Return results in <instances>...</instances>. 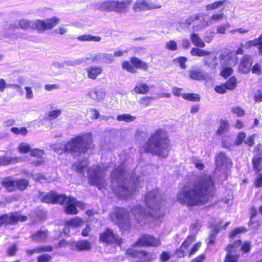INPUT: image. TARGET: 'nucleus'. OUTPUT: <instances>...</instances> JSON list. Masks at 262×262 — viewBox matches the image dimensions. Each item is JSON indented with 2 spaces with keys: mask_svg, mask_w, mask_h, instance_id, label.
<instances>
[{
  "mask_svg": "<svg viewBox=\"0 0 262 262\" xmlns=\"http://www.w3.org/2000/svg\"><path fill=\"white\" fill-rule=\"evenodd\" d=\"M214 190V183L211 176H201L191 185L184 186L178 193L177 201L187 207L206 204Z\"/></svg>",
  "mask_w": 262,
  "mask_h": 262,
  "instance_id": "f257e3e1",
  "label": "nucleus"
},
{
  "mask_svg": "<svg viewBox=\"0 0 262 262\" xmlns=\"http://www.w3.org/2000/svg\"><path fill=\"white\" fill-rule=\"evenodd\" d=\"M169 142L166 132L160 128L151 134L144 148L147 152L162 157H166L168 154Z\"/></svg>",
  "mask_w": 262,
  "mask_h": 262,
  "instance_id": "f03ea898",
  "label": "nucleus"
},
{
  "mask_svg": "<svg viewBox=\"0 0 262 262\" xmlns=\"http://www.w3.org/2000/svg\"><path fill=\"white\" fill-rule=\"evenodd\" d=\"M66 152H69L75 158L84 155L93 148L91 133L82 134L72 138L64 145Z\"/></svg>",
  "mask_w": 262,
  "mask_h": 262,
  "instance_id": "7ed1b4c3",
  "label": "nucleus"
},
{
  "mask_svg": "<svg viewBox=\"0 0 262 262\" xmlns=\"http://www.w3.org/2000/svg\"><path fill=\"white\" fill-rule=\"evenodd\" d=\"M41 201L46 203H59L60 204L66 202L64 208L65 212L69 214H76L78 210L76 207L82 209L84 208V205L80 202H77L74 198L68 197L66 195L58 194L54 192H51L42 197Z\"/></svg>",
  "mask_w": 262,
  "mask_h": 262,
  "instance_id": "20e7f679",
  "label": "nucleus"
},
{
  "mask_svg": "<svg viewBox=\"0 0 262 262\" xmlns=\"http://www.w3.org/2000/svg\"><path fill=\"white\" fill-rule=\"evenodd\" d=\"M123 166L120 165L113 171L111 174L112 187L115 193L122 198H127L130 195L133 191L131 190L126 189V186L129 182L128 180H124Z\"/></svg>",
  "mask_w": 262,
  "mask_h": 262,
  "instance_id": "39448f33",
  "label": "nucleus"
},
{
  "mask_svg": "<svg viewBox=\"0 0 262 262\" xmlns=\"http://www.w3.org/2000/svg\"><path fill=\"white\" fill-rule=\"evenodd\" d=\"M145 203L149 208L157 211L164 206L165 196L159 189H154L147 193Z\"/></svg>",
  "mask_w": 262,
  "mask_h": 262,
  "instance_id": "423d86ee",
  "label": "nucleus"
},
{
  "mask_svg": "<svg viewBox=\"0 0 262 262\" xmlns=\"http://www.w3.org/2000/svg\"><path fill=\"white\" fill-rule=\"evenodd\" d=\"M106 171V167H101L98 165H93L88 170L89 183L96 185L101 189L104 186V178Z\"/></svg>",
  "mask_w": 262,
  "mask_h": 262,
  "instance_id": "0eeeda50",
  "label": "nucleus"
},
{
  "mask_svg": "<svg viewBox=\"0 0 262 262\" xmlns=\"http://www.w3.org/2000/svg\"><path fill=\"white\" fill-rule=\"evenodd\" d=\"M129 216L128 212L124 208H116L110 214L111 220L124 231L128 230L130 226Z\"/></svg>",
  "mask_w": 262,
  "mask_h": 262,
  "instance_id": "6e6552de",
  "label": "nucleus"
},
{
  "mask_svg": "<svg viewBox=\"0 0 262 262\" xmlns=\"http://www.w3.org/2000/svg\"><path fill=\"white\" fill-rule=\"evenodd\" d=\"M192 56L204 57L203 62L205 65L214 68L217 65L216 56L211 52L196 48H192L190 51Z\"/></svg>",
  "mask_w": 262,
  "mask_h": 262,
  "instance_id": "1a4fd4ad",
  "label": "nucleus"
},
{
  "mask_svg": "<svg viewBox=\"0 0 262 262\" xmlns=\"http://www.w3.org/2000/svg\"><path fill=\"white\" fill-rule=\"evenodd\" d=\"M127 5L125 2L107 1L102 3L99 6L98 9L101 11H115L118 13L126 12Z\"/></svg>",
  "mask_w": 262,
  "mask_h": 262,
  "instance_id": "9d476101",
  "label": "nucleus"
},
{
  "mask_svg": "<svg viewBox=\"0 0 262 262\" xmlns=\"http://www.w3.org/2000/svg\"><path fill=\"white\" fill-rule=\"evenodd\" d=\"M59 23V19L56 17L44 20L36 19L33 20L32 29L39 33L44 32L46 30L53 28Z\"/></svg>",
  "mask_w": 262,
  "mask_h": 262,
  "instance_id": "9b49d317",
  "label": "nucleus"
},
{
  "mask_svg": "<svg viewBox=\"0 0 262 262\" xmlns=\"http://www.w3.org/2000/svg\"><path fill=\"white\" fill-rule=\"evenodd\" d=\"M160 0H137L133 9L135 12L145 11L152 9H159L162 7Z\"/></svg>",
  "mask_w": 262,
  "mask_h": 262,
  "instance_id": "f8f14e48",
  "label": "nucleus"
},
{
  "mask_svg": "<svg viewBox=\"0 0 262 262\" xmlns=\"http://www.w3.org/2000/svg\"><path fill=\"white\" fill-rule=\"evenodd\" d=\"M241 240L235 241L233 244L229 245L226 248L227 254L225 262H237L241 251Z\"/></svg>",
  "mask_w": 262,
  "mask_h": 262,
  "instance_id": "ddd939ff",
  "label": "nucleus"
},
{
  "mask_svg": "<svg viewBox=\"0 0 262 262\" xmlns=\"http://www.w3.org/2000/svg\"><path fill=\"white\" fill-rule=\"evenodd\" d=\"M27 219V216L21 215L18 212L4 214L0 216V227L4 225L15 224L18 221L25 222Z\"/></svg>",
  "mask_w": 262,
  "mask_h": 262,
  "instance_id": "4468645a",
  "label": "nucleus"
},
{
  "mask_svg": "<svg viewBox=\"0 0 262 262\" xmlns=\"http://www.w3.org/2000/svg\"><path fill=\"white\" fill-rule=\"evenodd\" d=\"M160 245V242L158 239L148 235L141 236L138 240L135 243L133 247L150 246L157 247Z\"/></svg>",
  "mask_w": 262,
  "mask_h": 262,
  "instance_id": "2eb2a0df",
  "label": "nucleus"
},
{
  "mask_svg": "<svg viewBox=\"0 0 262 262\" xmlns=\"http://www.w3.org/2000/svg\"><path fill=\"white\" fill-rule=\"evenodd\" d=\"M199 18L200 15L198 14L194 16H191L188 19H187L184 22L181 23L180 26L182 28H189L191 25H193V29L195 30H198L208 26V21H205L204 19L203 20V22L201 23L200 25H197L195 26V25L197 24L196 21H198L199 19Z\"/></svg>",
  "mask_w": 262,
  "mask_h": 262,
  "instance_id": "dca6fc26",
  "label": "nucleus"
},
{
  "mask_svg": "<svg viewBox=\"0 0 262 262\" xmlns=\"http://www.w3.org/2000/svg\"><path fill=\"white\" fill-rule=\"evenodd\" d=\"M100 239L106 243H115L118 245L122 242L121 238L115 235L110 229H107L100 234Z\"/></svg>",
  "mask_w": 262,
  "mask_h": 262,
  "instance_id": "f3484780",
  "label": "nucleus"
},
{
  "mask_svg": "<svg viewBox=\"0 0 262 262\" xmlns=\"http://www.w3.org/2000/svg\"><path fill=\"white\" fill-rule=\"evenodd\" d=\"M216 165L218 168L224 170L231 168L232 162L224 153L221 152L216 157Z\"/></svg>",
  "mask_w": 262,
  "mask_h": 262,
  "instance_id": "a211bd4d",
  "label": "nucleus"
},
{
  "mask_svg": "<svg viewBox=\"0 0 262 262\" xmlns=\"http://www.w3.org/2000/svg\"><path fill=\"white\" fill-rule=\"evenodd\" d=\"M86 60H91L92 61H100L104 63H112L114 61V56L111 54L96 53L90 57L86 58Z\"/></svg>",
  "mask_w": 262,
  "mask_h": 262,
  "instance_id": "6ab92c4d",
  "label": "nucleus"
},
{
  "mask_svg": "<svg viewBox=\"0 0 262 262\" xmlns=\"http://www.w3.org/2000/svg\"><path fill=\"white\" fill-rule=\"evenodd\" d=\"M189 76L195 80H209L213 78V75L210 73L203 72L200 70H192L189 72Z\"/></svg>",
  "mask_w": 262,
  "mask_h": 262,
  "instance_id": "aec40b11",
  "label": "nucleus"
},
{
  "mask_svg": "<svg viewBox=\"0 0 262 262\" xmlns=\"http://www.w3.org/2000/svg\"><path fill=\"white\" fill-rule=\"evenodd\" d=\"M252 59L250 56L246 55L241 59L238 70L243 74L248 73L251 69Z\"/></svg>",
  "mask_w": 262,
  "mask_h": 262,
  "instance_id": "412c9836",
  "label": "nucleus"
},
{
  "mask_svg": "<svg viewBox=\"0 0 262 262\" xmlns=\"http://www.w3.org/2000/svg\"><path fill=\"white\" fill-rule=\"evenodd\" d=\"M88 95L92 100L100 102L104 99L105 93L102 89L95 88L89 92Z\"/></svg>",
  "mask_w": 262,
  "mask_h": 262,
  "instance_id": "4be33fe9",
  "label": "nucleus"
},
{
  "mask_svg": "<svg viewBox=\"0 0 262 262\" xmlns=\"http://www.w3.org/2000/svg\"><path fill=\"white\" fill-rule=\"evenodd\" d=\"M131 212L137 222L140 223L145 220L146 214L144 209L141 205L135 206L132 209Z\"/></svg>",
  "mask_w": 262,
  "mask_h": 262,
  "instance_id": "5701e85b",
  "label": "nucleus"
},
{
  "mask_svg": "<svg viewBox=\"0 0 262 262\" xmlns=\"http://www.w3.org/2000/svg\"><path fill=\"white\" fill-rule=\"evenodd\" d=\"M194 239L195 237L194 235H190L187 237L180 249L177 250L176 252V254L178 257H182L185 256V254L186 253L185 250L194 241Z\"/></svg>",
  "mask_w": 262,
  "mask_h": 262,
  "instance_id": "b1692460",
  "label": "nucleus"
},
{
  "mask_svg": "<svg viewBox=\"0 0 262 262\" xmlns=\"http://www.w3.org/2000/svg\"><path fill=\"white\" fill-rule=\"evenodd\" d=\"M71 247L72 249L78 251H87L91 249V244L89 242L83 240L72 243Z\"/></svg>",
  "mask_w": 262,
  "mask_h": 262,
  "instance_id": "393cba45",
  "label": "nucleus"
},
{
  "mask_svg": "<svg viewBox=\"0 0 262 262\" xmlns=\"http://www.w3.org/2000/svg\"><path fill=\"white\" fill-rule=\"evenodd\" d=\"M257 45H259L258 48V53L260 55L262 56V34L258 38L248 41L244 44H242L241 46L246 49H249L252 47Z\"/></svg>",
  "mask_w": 262,
  "mask_h": 262,
  "instance_id": "a878e982",
  "label": "nucleus"
},
{
  "mask_svg": "<svg viewBox=\"0 0 262 262\" xmlns=\"http://www.w3.org/2000/svg\"><path fill=\"white\" fill-rule=\"evenodd\" d=\"M33 20L27 19H22L18 21H15L14 24H11L13 28H21L23 30L32 29Z\"/></svg>",
  "mask_w": 262,
  "mask_h": 262,
  "instance_id": "bb28decb",
  "label": "nucleus"
},
{
  "mask_svg": "<svg viewBox=\"0 0 262 262\" xmlns=\"http://www.w3.org/2000/svg\"><path fill=\"white\" fill-rule=\"evenodd\" d=\"M143 180V178L140 177H136L135 176L133 175L130 177V180L127 185H129L130 183H132V186H126V189L131 190L133 189V191L130 193V195L134 192H135L137 189L141 185V182Z\"/></svg>",
  "mask_w": 262,
  "mask_h": 262,
  "instance_id": "cd10ccee",
  "label": "nucleus"
},
{
  "mask_svg": "<svg viewBox=\"0 0 262 262\" xmlns=\"http://www.w3.org/2000/svg\"><path fill=\"white\" fill-rule=\"evenodd\" d=\"M15 180H13L11 177H8L3 179L1 184L8 191L12 192L15 190Z\"/></svg>",
  "mask_w": 262,
  "mask_h": 262,
  "instance_id": "c85d7f7f",
  "label": "nucleus"
},
{
  "mask_svg": "<svg viewBox=\"0 0 262 262\" xmlns=\"http://www.w3.org/2000/svg\"><path fill=\"white\" fill-rule=\"evenodd\" d=\"M48 232L47 230L40 229L31 235L32 240L36 242H42L48 237Z\"/></svg>",
  "mask_w": 262,
  "mask_h": 262,
  "instance_id": "c756f323",
  "label": "nucleus"
},
{
  "mask_svg": "<svg viewBox=\"0 0 262 262\" xmlns=\"http://www.w3.org/2000/svg\"><path fill=\"white\" fill-rule=\"evenodd\" d=\"M130 62L134 66L135 69H140L146 71L148 68V65L147 63L139 59L138 58L133 57L130 58Z\"/></svg>",
  "mask_w": 262,
  "mask_h": 262,
  "instance_id": "7c9ffc66",
  "label": "nucleus"
},
{
  "mask_svg": "<svg viewBox=\"0 0 262 262\" xmlns=\"http://www.w3.org/2000/svg\"><path fill=\"white\" fill-rule=\"evenodd\" d=\"M86 70L88 73V77L93 80L96 79L102 71V68L99 67H90Z\"/></svg>",
  "mask_w": 262,
  "mask_h": 262,
  "instance_id": "2f4dec72",
  "label": "nucleus"
},
{
  "mask_svg": "<svg viewBox=\"0 0 262 262\" xmlns=\"http://www.w3.org/2000/svg\"><path fill=\"white\" fill-rule=\"evenodd\" d=\"M190 39L193 45L198 47V48H203L205 47V42L198 34L192 33L190 35Z\"/></svg>",
  "mask_w": 262,
  "mask_h": 262,
  "instance_id": "473e14b6",
  "label": "nucleus"
},
{
  "mask_svg": "<svg viewBox=\"0 0 262 262\" xmlns=\"http://www.w3.org/2000/svg\"><path fill=\"white\" fill-rule=\"evenodd\" d=\"M79 41H93L95 42H99L101 40V37L98 36H93L90 34H86L80 35L77 37Z\"/></svg>",
  "mask_w": 262,
  "mask_h": 262,
  "instance_id": "72a5a7b5",
  "label": "nucleus"
},
{
  "mask_svg": "<svg viewBox=\"0 0 262 262\" xmlns=\"http://www.w3.org/2000/svg\"><path fill=\"white\" fill-rule=\"evenodd\" d=\"M262 156L260 154L255 155L252 160L253 168L256 172H259L261 169Z\"/></svg>",
  "mask_w": 262,
  "mask_h": 262,
  "instance_id": "f704fd0d",
  "label": "nucleus"
},
{
  "mask_svg": "<svg viewBox=\"0 0 262 262\" xmlns=\"http://www.w3.org/2000/svg\"><path fill=\"white\" fill-rule=\"evenodd\" d=\"M15 189H17L20 191L26 189L29 186V182L27 179L15 180Z\"/></svg>",
  "mask_w": 262,
  "mask_h": 262,
  "instance_id": "c9c22d12",
  "label": "nucleus"
},
{
  "mask_svg": "<svg viewBox=\"0 0 262 262\" xmlns=\"http://www.w3.org/2000/svg\"><path fill=\"white\" fill-rule=\"evenodd\" d=\"M229 123L227 120H222L216 132L217 135H221L227 133L229 129Z\"/></svg>",
  "mask_w": 262,
  "mask_h": 262,
  "instance_id": "e433bc0d",
  "label": "nucleus"
},
{
  "mask_svg": "<svg viewBox=\"0 0 262 262\" xmlns=\"http://www.w3.org/2000/svg\"><path fill=\"white\" fill-rule=\"evenodd\" d=\"M126 254L132 257L142 258L141 255L146 254L145 251H137L133 248H129L126 251Z\"/></svg>",
  "mask_w": 262,
  "mask_h": 262,
  "instance_id": "4c0bfd02",
  "label": "nucleus"
},
{
  "mask_svg": "<svg viewBox=\"0 0 262 262\" xmlns=\"http://www.w3.org/2000/svg\"><path fill=\"white\" fill-rule=\"evenodd\" d=\"M87 165V161L83 160L81 162H78L74 163L73 165V169L79 173H82Z\"/></svg>",
  "mask_w": 262,
  "mask_h": 262,
  "instance_id": "58836bf2",
  "label": "nucleus"
},
{
  "mask_svg": "<svg viewBox=\"0 0 262 262\" xmlns=\"http://www.w3.org/2000/svg\"><path fill=\"white\" fill-rule=\"evenodd\" d=\"M136 93L138 94H145L149 91V87L145 83H140L134 88Z\"/></svg>",
  "mask_w": 262,
  "mask_h": 262,
  "instance_id": "ea45409f",
  "label": "nucleus"
},
{
  "mask_svg": "<svg viewBox=\"0 0 262 262\" xmlns=\"http://www.w3.org/2000/svg\"><path fill=\"white\" fill-rule=\"evenodd\" d=\"M237 84V81L236 78L234 76H232L226 81L225 85L227 90H233L235 89Z\"/></svg>",
  "mask_w": 262,
  "mask_h": 262,
  "instance_id": "a19ab883",
  "label": "nucleus"
},
{
  "mask_svg": "<svg viewBox=\"0 0 262 262\" xmlns=\"http://www.w3.org/2000/svg\"><path fill=\"white\" fill-rule=\"evenodd\" d=\"M61 113L62 110L60 109L52 110L46 114V118L49 120H53L58 118Z\"/></svg>",
  "mask_w": 262,
  "mask_h": 262,
  "instance_id": "79ce46f5",
  "label": "nucleus"
},
{
  "mask_svg": "<svg viewBox=\"0 0 262 262\" xmlns=\"http://www.w3.org/2000/svg\"><path fill=\"white\" fill-rule=\"evenodd\" d=\"M16 162V159L15 158H12L6 156L0 157V166H6Z\"/></svg>",
  "mask_w": 262,
  "mask_h": 262,
  "instance_id": "37998d69",
  "label": "nucleus"
},
{
  "mask_svg": "<svg viewBox=\"0 0 262 262\" xmlns=\"http://www.w3.org/2000/svg\"><path fill=\"white\" fill-rule=\"evenodd\" d=\"M225 1H218L214 2L213 3L208 4L206 6V9L207 11H212L215 9L219 8L225 3Z\"/></svg>",
  "mask_w": 262,
  "mask_h": 262,
  "instance_id": "c03bdc74",
  "label": "nucleus"
},
{
  "mask_svg": "<svg viewBox=\"0 0 262 262\" xmlns=\"http://www.w3.org/2000/svg\"><path fill=\"white\" fill-rule=\"evenodd\" d=\"M136 117L132 116L130 114H124L117 116V119L119 121H124L127 122H131L135 120Z\"/></svg>",
  "mask_w": 262,
  "mask_h": 262,
  "instance_id": "a18cd8bd",
  "label": "nucleus"
},
{
  "mask_svg": "<svg viewBox=\"0 0 262 262\" xmlns=\"http://www.w3.org/2000/svg\"><path fill=\"white\" fill-rule=\"evenodd\" d=\"M10 130L15 135H21L22 136H26L28 134V130L26 127H13L11 128Z\"/></svg>",
  "mask_w": 262,
  "mask_h": 262,
  "instance_id": "49530a36",
  "label": "nucleus"
},
{
  "mask_svg": "<svg viewBox=\"0 0 262 262\" xmlns=\"http://www.w3.org/2000/svg\"><path fill=\"white\" fill-rule=\"evenodd\" d=\"M82 224H83V221L78 217L66 222L67 225L75 227H78L81 226Z\"/></svg>",
  "mask_w": 262,
  "mask_h": 262,
  "instance_id": "de8ad7c7",
  "label": "nucleus"
},
{
  "mask_svg": "<svg viewBox=\"0 0 262 262\" xmlns=\"http://www.w3.org/2000/svg\"><path fill=\"white\" fill-rule=\"evenodd\" d=\"M122 68L126 70L127 71L131 73H135L136 72V70L135 69L134 66L128 61H124L122 63Z\"/></svg>",
  "mask_w": 262,
  "mask_h": 262,
  "instance_id": "09e8293b",
  "label": "nucleus"
},
{
  "mask_svg": "<svg viewBox=\"0 0 262 262\" xmlns=\"http://www.w3.org/2000/svg\"><path fill=\"white\" fill-rule=\"evenodd\" d=\"M182 97L184 99L189 101L198 102L200 100L199 95L196 94H184L182 95Z\"/></svg>",
  "mask_w": 262,
  "mask_h": 262,
  "instance_id": "8fccbe9b",
  "label": "nucleus"
},
{
  "mask_svg": "<svg viewBox=\"0 0 262 262\" xmlns=\"http://www.w3.org/2000/svg\"><path fill=\"white\" fill-rule=\"evenodd\" d=\"M165 48L168 50L174 51L178 49V44L174 40H170L166 42Z\"/></svg>",
  "mask_w": 262,
  "mask_h": 262,
  "instance_id": "3c124183",
  "label": "nucleus"
},
{
  "mask_svg": "<svg viewBox=\"0 0 262 262\" xmlns=\"http://www.w3.org/2000/svg\"><path fill=\"white\" fill-rule=\"evenodd\" d=\"M18 149L19 152L22 154H26L31 151L30 145L27 143H20L18 147Z\"/></svg>",
  "mask_w": 262,
  "mask_h": 262,
  "instance_id": "603ef678",
  "label": "nucleus"
},
{
  "mask_svg": "<svg viewBox=\"0 0 262 262\" xmlns=\"http://www.w3.org/2000/svg\"><path fill=\"white\" fill-rule=\"evenodd\" d=\"M50 147L55 151L57 152H62L65 151L64 145H63L61 142H58L52 144Z\"/></svg>",
  "mask_w": 262,
  "mask_h": 262,
  "instance_id": "864d4df0",
  "label": "nucleus"
},
{
  "mask_svg": "<svg viewBox=\"0 0 262 262\" xmlns=\"http://www.w3.org/2000/svg\"><path fill=\"white\" fill-rule=\"evenodd\" d=\"M146 254L141 255L143 261H150L156 258V254L155 253H149L145 251Z\"/></svg>",
  "mask_w": 262,
  "mask_h": 262,
  "instance_id": "5fc2aeb1",
  "label": "nucleus"
},
{
  "mask_svg": "<svg viewBox=\"0 0 262 262\" xmlns=\"http://www.w3.org/2000/svg\"><path fill=\"white\" fill-rule=\"evenodd\" d=\"M247 231V229L244 227H239L233 230L230 234V237H233L236 235H237L242 233H244Z\"/></svg>",
  "mask_w": 262,
  "mask_h": 262,
  "instance_id": "6e6d98bb",
  "label": "nucleus"
},
{
  "mask_svg": "<svg viewBox=\"0 0 262 262\" xmlns=\"http://www.w3.org/2000/svg\"><path fill=\"white\" fill-rule=\"evenodd\" d=\"M52 259V257L48 254H43L37 257V262H49Z\"/></svg>",
  "mask_w": 262,
  "mask_h": 262,
  "instance_id": "4d7b16f0",
  "label": "nucleus"
},
{
  "mask_svg": "<svg viewBox=\"0 0 262 262\" xmlns=\"http://www.w3.org/2000/svg\"><path fill=\"white\" fill-rule=\"evenodd\" d=\"M191 161L198 169L201 170L204 169V165L200 160L196 159L194 158H192L191 159Z\"/></svg>",
  "mask_w": 262,
  "mask_h": 262,
  "instance_id": "13d9d810",
  "label": "nucleus"
},
{
  "mask_svg": "<svg viewBox=\"0 0 262 262\" xmlns=\"http://www.w3.org/2000/svg\"><path fill=\"white\" fill-rule=\"evenodd\" d=\"M31 155L32 156L41 158L45 155V151L43 150L35 148L31 150Z\"/></svg>",
  "mask_w": 262,
  "mask_h": 262,
  "instance_id": "bf43d9fd",
  "label": "nucleus"
},
{
  "mask_svg": "<svg viewBox=\"0 0 262 262\" xmlns=\"http://www.w3.org/2000/svg\"><path fill=\"white\" fill-rule=\"evenodd\" d=\"M246 136V135L245 133H244V132L239 133L237 136V138L235 141V144L236 145H240L241 144H242L243 143V142L244 141V140L245 139Z\"/></svg>",
  "mask_w": 262,
  "mask_h": 262,
  "instance_id": "052dcab7",
  "label": "nucleus"
},
{
  "mask_svg": "<svg viewBox=\"0 0 262 262\" xmlns=\"http://www.w3.org/2000/svg\"><path fill=\"white\" fill-rule=\"evenodd\" d=\"M231 112L236 114L238 117H242L245 115V111L238 106L232 107L231 108Z\"/></svg>",
  "mask_w": 262,
  "mask_h": 262,
  "instance_id": "680f3d73",
  "label": "nucleus"
},
{
  "mask_svg": "<svg viewBox=\"0 0 262 262\" xmlns=\"http://www.w3.org/2000/svg\"><path fill=\"white\" fill-rule=\"evenodd\" d=\"M233 72V70L231 68H224L221 73V75L222 76L224 77L225 78H227L230 75L232 74Z\"/></svg>",
  "mask_w": 262,
  "mask_h": 262,
  "instance_id": "e2e57ef3",
  "label": "nucleus"
},
{
  "mask_svg": "<svg viewBox=\"0 0 262 262\" xmlns=\"http://www.w3.org/2000/svg\"><path fill=\"white\" fill-rule=\"evenodd\" d=\"M17 251V247L16 244H13L10 247L7 251V254L9 256H14Z\"/></svg>",
  "mask_w": 262,
  "mask_h": 262,
  "instance_id": "0e129e2a",
  "label": "nucleus"
},
{
  "mask_svg": "<svg viewBox=\"0 0 262 262\" xmlns=\"http://www.w3.org/2000/svg\"><path fill=\"white\" fill-rule=\"evenodd\" d=\"M25 90L26 91V98L28 99H31L33 98V91L31 87L25 86Z\"/></svg>",
  "mask_w": 262,
  "mask_h": 262,
  "instance_id": "69168bd1",
  "label": "nucleus"
},
{
  "mask_svg": "<svg viewBox=\"0 0 262 262\" xmlns=\"http://www.w3.org/2000/svg\"><path fill=\"white\" fill-rule=\"evenodd\" d=\"M55 31L57 33L63 35L67 32L68 29L64 26L62 25L59 26L57 29H56Z\"/></svg>",
  "mask_w": 262,
  "mask_h": 262,
  "instance_id": "338daca9",
  "label": "nucleus"
},
{
  "mask_svg": "<svg viewBox=\"0 0 262 262\" xmlns=\"http://www.w3.org/2000/svg\"><path fill=\"white\" fill-rule=\"evenodd\" d=\"M254 185L257 187L262 186V174H259L256 178L254 182Z\"/></svg>",
  "mask_w": 262,
  "mask_h": 262,
  "instance_id": "774afa93",
  "label": "nucleus"
}]
</instances>
